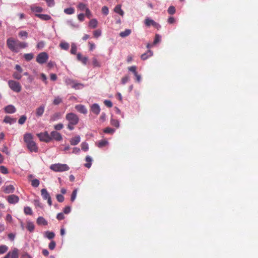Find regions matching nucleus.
Returning a JSON list of instances; mask_svg holds the SVG:
<instances>
[{
    "instance_id": "1",
    "label": "nucleus",
    "mask_w": 258,
    "mask_h": 258,
    "mask_svg": "<svg viewBox=\"0 0 258 258\" xmlns=\"http://www.w3.org/2000/svg\"><path fill=\"white\" fill-rule=\"evenodd\" d=\"M7 45L12 51L17 53L21 49L27 47L28 44L26 42H21L17 39L10 37L7 40Z\"/></svg>"
},
{
    "instance_id": "2",
    "label": "nucleus",
    "mask_w": 258,
    "mask_h": 258,
    "mask_svg": "<svg viewBox=\"0 0 258 258\" xmlns=\"http://www.w3.org/2000/svg\"><path fill=\"white\" fill-rule=\"evenodd\" d=\"M24 141L27 147L31 152H37L38 148L33 140V136L31 133H26L24 136Z\"/></svg>"
},
{
    "instance_id": "3",
    "label": "nucleus",
    "mask_w": 258,
    "mask_h": 258,
    "mask_svg": "<svg viewBox=\"0 0 258 258\" xmlns=\"http://www.w3.org/2000/svg\"><path fill=\"white\" fill-rule=\"evenodd\" d=\"M51 169L55 172H62L68 171L70 169L69 167L66 164H54L50 166Z\"/></svg>"
},
{
    "instance_id": "4",
    "label": "nucleus",
    "mask_w": 258,
    "mask_h": 258,
    "mask_svg": "<svg viewBox=\"0 0 258 258\" xmlns=\"http://www.w3.org/2000/svg\"><path fill=\"white\" fill-rule=\"evenodd\" d=\"M10 88L14 92L19 93L22 90V87L20 83L14 80H9L8 82Z\"/></svg>"
},
{
    "instance_id": "5",
    "label": "nucleus",
    "mask_w": 258,
    "mask_h": 258,
    "mask_svg": "<svg viewBox=\"0 0 258 258\" xmlns=\"http://www.w3.org/2000/svg\"><path fill=\"white\" fill-rule=\"evenodd\" d=\"M66 118L69 121V123H71L72 124H77L79 121V118L78 115L72 112L67 114Z\"/></svg>"
},
{
    "instance_id": "6",
    "label": "nucleus",
    "mask_w": 258,
    "mask_h": 258,
    "mask_svg": "<svg viewBox=\"0 0 258 258\" xmlns=\"http://www.w3.org/2000/svg\"><path fill=\"white\" fill-rule=\"evenodd\" d=\"M66 84L68 86H71L75 89H80L84 87V85L81 83H78L75 80L71 79H67L65 81Z\"/></svg>"
},
{
    "instance_id": "7",
    "label": "nucleus",
    "mask_w": 258,
    "mask_h": 258,
    "mask_svg": "<svg viewBox=\"0 0 258 258\" xmlns=\"http://www.w3.org/2000/svg\"><path fill=\"white\" fill-rule=\"evenodd\" d=\"M48 58V55L46 52H41L39 53L36 58V61L40 64L45 62Z\"/></svg>"
},
{
    "instance_id": "8",
    "label": "nucleus",
    "mask_w": 258,
    "mask_h": 258,
    "mask_svg": "<svg viewBox=\"0 0 258 258\" xmlns=\"http://www.w3.org/2000/svg\"><path fill=\"white\" fill-rule=\"evenodd\" d=\"M51 140H54L56 141H60L62 140V137L59 133L56 131H52L49 136V141Z\"/></svg>"
},
{
    "instance_id": "9",
    "label": "nucleus",
    "mask_w": 258,
    "mask_h": 258,
    "mask_svg": "<svg viewBox=\"0 0 258 258\" xmlns=\"http://www.w3.org/2000/svg\"><path fill=\"white\" fill-rule=\"evenodd\" d=\"M145 24L146 26H147V27H150V26L152 25L157 29H159L160 27V26L158 23H156L154 20L150 19L148 18L145 19Z\"/></svg>"
},
{
    "instance_id": "10",
    "label": "nucleus",
    "mask_w": 258,
    "mask_h": 258,
    "mask_svg": "<svg viewBox=\"0 0 258 258\" xmlns=\"http://www.w3.org/2000/svg\"><path fill=\"white\" fill-rule=\"evenodd\" d=\"M36 135L39 138L40 141L46 143L48 142V134L47 132L37 134Z\"/></svg>"
},
{
    "instance_id": "11",
    "label": "nucleus",
    "mask_w": 258,
    "mask_h": 258,
    "mask_svg": "<svg viewBox=\"0 0 258 258\" xmlns=\"http://www.w3.org/2000/svg\"><path fill=\"white\" fill-rule=\"evenodd\" d=\"M8 201L10 204H15L18 203L19 198L15 195H11L8 197Z\"/></svg>"
},
{
    "instance_id": "12",
    "label": "nucleus",
    "mask_w": 258,
    "mask_h": 258,
    "mask_svg": "<svg viewBox=\"0 0 258 258\" xmlns=\"http://www.w3.org/2000/svg\"><path fill=\"white\" fill-rule=\"evenodd\" d=\"M76 109L79 112L83 114H86L87 113V109L84 105L82 104H78L75 106Z\"/></svg>"
},
{
    "instance_id": "13",
    "label": "nucleus",
    "mask_w": 258,
    "mask_h": 258,
    "mask_svg": "<svg viewBox=\"0 0 258 258\" xmlns=\"http://www.w3.org/2000/svg\"><path fill=\"white\" fill-rule=\"evenodd\" d=\"M91 110L93 113L98 115L100 113V108L97 104L95 103L91 106Z\"/></svg>"
},
{
    "instance_id": "14",
    "label": "nucleus",
    "mask_w": 258,
    "mask_h": 258,
    "mask_svg": "<svg viewBox=\"0 0 258 258\" xmlns=\"http://www.w3.org/2000/svg\"><path fill=\"white\" fill-rule=\"evenodd\" d=\"M4 109L5 111L7 113H13L16 111V108L12 105H9L6 106Z\"/></svg>"
},
{
    "instance_id": "15",
    "label": "nucleus",
    "mask_w": 258,
    "mask_h": 258,
    "mask_svg": "<svg viewBox=\"0 0 258 258\" xmlns=\"http://www.w3.org/2000/svg\"><path fill=\"white\" fill-rule=\"evenodd\" d=\"M3 191L6 194L13 193L15 190V188L13 185H9L3 187Z\"/></svg>"
},
{
    "instance_id": "16",
    "label": "nucleus",
    "mask_w": 258,
    "mask_h": 258,
    "mask_svg": "<svg viewBox=\"0 0 258 258\" xmlns=\"http://www.w3.org/2000/svg\"><path fill=\"white\" fill-rule=\"evenodd\" d=\"M7 254H10V257L11 258L19 257V251L16 248H14L12 251L9 252Z\"/></svg>"
},
{
    "instance_id": "17",
    "label": "nucleus",
    "mask_w": 258,
    "mask_h": 258,
    "mask_svg": "<svg viewBox=\"0 0 258 258\" xmlns=\"http://www.w3.org/2000/svg\"><path fill=\"white\" fill-rule=\"evenodd\" d=\"M16 118H12L9 116H6L4 119V122L6 123H9L12 124L16 122Z\"/></svg>"
},
{
    "instance_id": "18",
    "label": "nucleus",
    "mask_w": 258,
    "mask_h": 258,
    "mask_svg": "<svg viewBox=\"0 0 258 258\" xmlns=\"http://www.w3.org/2000/svg\"><path fill=\"white\" fill-rule=\"evenodd\" d=\"M80 140V137L79 136H77L71 139L70 143L72 145L75 146L79 144Z\"/></svg>"
},
{
    "instance_id": "19",
    "label": "nucleus",
    "mask_w": 258,
    "mask_h": 258,
    "mask_svg": "<svg viewBox=\"0 0 258 258\" xmlns=\"http://www.w3.org/2000/svg\"><path fill=\"white\" fill-rule=\"evenodd\" d=\"M77 59L79 61H81L83 64H86L88 61V57L86 56H83L80 53L77 54Z\"/></svg>"
},
{
    "instance_id": "20",
    "label": "nucleus",
    "mask_w": 258,
    "mask_h": 258,
    "mask_svg": "<svg viewBox=\"0 0 258 258\" xmlns=\"http://www.w3.org/2000/svg\"><path fill=\"white\" fill-rule=\"evenodd\" d=\"M152 55L153 52L151 50H149L147 52L144 53L141 55V59L143 60H146Z\"/></svg>"
},
{
    "instance_id": "21",
    "label": "nucleus",
    "mask_w": 258,
    "mask_h": 258,
    "mask_svg": "<svg viewBox=\"0 0 258 258\" xmlns=\"http://www.w3.org/2000/svg\"><path fill=\"white\" fill-rule=\"evenodd\" d=\"M37 223L39 225H46L47 221L42 217H39L37 220Z\"/></svg>"
},
{
    "instance_id": "22",
    "label": "nucleus",
    "mask_w": 258,
    "mask_h": 258,
    "mask_svg": "<svg viewBox=\"0 0 258 258\" xmlns=\"http://www.w3.org/2000/svg\"><path fill=\"white\" fill-rule=\"evenodd\" d=\"M61 117V113L60 112H55L53 114L50 118L51 121H56L59 119Z\"/></svg>"
},
{
    "instance_id": "23",
    "label": "nucleus",
    "mask_w": 258,
    "mask_h": 258,
    "mask_svg": "<svg viewBox=\"0 0 258 258\" xmlns=\"http://www.w3.org/2000/svg\"><path fill=\"white\" fill-rule=\"evenodd\" d=\"M85 160L87 163L84 164V166L88 168H90L91 167V162L92 161L91 157L89 156H87L86 157Z\"/></svg>"
},
{
    "instance_id": "24",
    "label": "nucleus",
    "mask_w": 258,
    "mask_h": 258,
    "mask_svg": "<svg viewBox=\"0 0 258 258\" xmlns=\"http://www.w3.org/2000/svg\"><path fill=\"white\" fill-rule=\"evenodd\" d=\"M114 11L115 13L119 14L121 16H123L124 15V12L121 10V6L120 5L116 6L114 8Z\"/></svg>"
},
{
    "instance_id": "25",
    "label": "nucleus",
    "mask_w": 258,
    "mask_h": 258,
    "mask_svg": "<svg viewBox=\"0 0 258 258\" xmlns=\"http://www.w3.org/2000/svg\"><path fill=\"white\" fill-rule=\"evenodd\" d=\"M44 106H41L39 107H38V108H37L36 110V114L37 116H41L43 114V113H44Z\"/></svg>"
},
{
    "instance_id": "26",
    "label": "nucleus",
    "mask_w": 258,
    "mask_h": 258,
    "mask_svg": "<svg viewBox=\"0 0 258 258\" xmlns=\"http://www.w3.org/2000/svg\"><path fill=\"white\" fill-rule=\"evenodd\" d=\"M98 22L95 19L91 20L89 23V27L92 28H95L97 27Z\"/></svg>"
},
{
    "instance_id": "27",
    "label": "nucleus",
    "mask_w": 258,
    "mask_h": 258,
    "mask_svg": "<svg viewBox=\"0 0 258 258\" xmlns=\"http://www.w3.org/2000/svg\"><path fill=\"white\" fill-rule=\"evenodd\" d=\"M131 33V30L130 29H125L124 31L121 32L119 33V36L121 37H125Z\"/></svg>"
},
{
    "instance_id": "28",
    "label": "nucleus",
    "mask_w": 258,
    "mask_h": 258,
    "mask_svg": "<svg viewBox=\"0 0 258 258\" xmlns=\"http://www.w3.org/2000/svg\"><path fill=\"white\" fill-rule=\"evenodd\" d=\"M108 142L106 140H102L99 141L97 143V146L99 148H102L105 147L106 145L108 144Z\"/></svg>"
},
{
    "instance_id": "29",
    "label": "nucleus",
    "mask_w": 258,
    "mask_h": 258,
    "mask_svg": "<svg viewBox=\"0 0 258 258\" xmlns=\"http://www.w3.org/2000/svg\"><path fill=\"white\" fill-rule=\"evenodd\" d=\"M64 13L67 15H72L75 13V9L72 7L67 8L64 10Z\"/></svg>"
},
{
    "instance_id": "30",
    "label": "nucleus",
    "mask_w": 258,
    "mask_h": 258,
    "mask_svg": "<svg viewBox=\"0 0 258 258\" xmlns=\"http://www.w3.org/2000/svg\"><path fill=\"white\" fill-rule=\"evenodd\" d=\"M34 228L35 226L32 222H28L27 223V229L28 230H29L30 232H32L34 230Z\"/></svg>"
},
{
    "instance_id": "31",
    "label": "nucleus",
    "mask_w": 258,
    "mask_h": 258,
    "mask_svg": "<svg viewBox=\"0 0 258 258\" xmlns=\"http://www.w3.org/2000/svg\"><path fill=\"white\" fill-rule=\"evenodd\" d=\"M41 195H42L43 198L45 200L47 199L48 198V194L47 192L46 189H45V188L42 189L41 190Z\"/></svg>"
},
{
    "instance_id": "32",
    "label": "nucleus",
    "mask_w": 258,
    "mask_h": 258,
    "mask_svg": "<svg viewBox=\"0 0 258 258\" xmlns=\"http://www.w3.org/2000/svg\"><path fill=\"white\" fill-rule=\"evenodd\" d=\"M102 31L100 29H97L93 31V36L95 38H98L101 35Z\"/></svg>"
},
{
    "instance_id": "33",
    "label": "nucleus",
    "mask_w": 258,
    "mask_h": 258,
    "mask_svg": "<svg viewBox=\"0 0 258 258\" xmlns=\"http://www.w3.org/2000/svg\"><path fill=\"white\" fill-rule=\"evenodd\" d=\"M62 49L67 50L69 48V44L67 42H61L59 44Z\"/></svg>"
},
{
    "instance_id": "34",
    "label": "nucleus",
    "mask_w": 258,
    "mask_h": 258,
    "mask_svg": "<svg viewBox=\"0 0 258 258\" xmlns=\"http://www.w3.org/2000/svg\"><path fill=\"white\" fill-rule=\"evenodd\" d=\"M110 123L112 125L118 127L119 126V122L118 120L111 118Z\"/></svg>"
},
{
    "instance_id": "35",
    "label": "nucleus",
    "mask_w": 258,
    "mask_h": 258,
    "mask_svg": "<svg viewBox=\"0 0 258 258\" xmlns=\"http://www.w3.org/2000/svg\"><path fill=\"white\" fill-rule=\"evenodd\" d=\"M24 57L27 61H30L33 58L34 54L32 53H27L24 54Z\"/></svg>"
},
{
    "instance_id": "36",
    "label": "nucleus",
    "mask_w": 258,
    "mask_h": 258,
    "mask_svg": "<svg viewBox=\"0 0 258 258\" xmlns=\"http://www.w3.org/2000/svg\"><path fill=\"white\" fill-rule=\"evenodd\" d=\"M92 64L94 67H100V63L96 57L92 58Z\"/></svg>"
},
{
    "instance_id": "37",
    "label": "nucleus",
    "mask_w": 258,
    "mask_h": 258,
    "mask_svg": "<svg viewBox=\"0 0 258 258\" xmlns=\"http://www.w3.org/2000/svg\"><path fill=\"white\" fill-rule=\"evenodd\" d=\"M31 10L36 13H40L42 11V8L38 6L31 7Z\"/></svg>"
},
{
    "instance_id": "38",
    "label": "nucleus",
    "mask_w": 258,
    "mask_h": 258,
    "mask_svg": "<svg viewBox=\"0 0 258 258\" xmlns=\"http://www.w3.org/2000/svg\"><path fill=\"white\" fill-rule=\"evenodd\" d=\"M8 250V247L6 245H2L0 246V254L5 253Z\"/></svg>"
},
{
    "instance_id": "39",
    "label": "nucleus",
    "mask_w": 258,
    "mask_h": 258,
    "mask_svg": "<svg viewBox=\"0 0 258 258\" xmlns=\"http://www.w3.org/2000/svg\"><path fill=\"white\" fill-rule=\"evenodd\" d=\"M24 212L26 215H32L33 213L31 208L29 207H25L24 209Z\"/></svg>"
},
{
    "instance_id": "40",
    "label": "nucleus",
    "mask_w": 258,
    "mask_h": 258,
    "mask_svg": "<svg viewBox=\"0 0 258 258\" xmlns=\"http://www.w3.org/2000/svg\"><path fill=\"white\" fill-rule=\"evenodd\" d=\"M115 130L113 128H110V127H106L104 130V133H106V134H113Z\"/></svg>"
},
{
    "instance_id": "41",
    "label": "nucleus",
    "mask_w": 258,
    "mask_h": 258,
    "mask_svg": "<svg viewBox=\"0 0 258 258\" xmlns=\"http://www.w3.org/2000/svg\"><path fill=\"white\" fill-rule=\"evenodd\" d=\"M36 16L40 18L41 19L43 20H48V15L44 14H36Z\"/></svg>"
},
{
    "instance_id": "42",
    "label": "nucleus",
    "mask_w": 258,
    "mask_h": 258,
    "mask_svg": "<svg viewBox=\"0 0 258 258\" xmlns=\"http://www.w3.org/2000/svg\"><path fill=\"white\" fill-rule=\"evenodd\" d=\"M167 11L169 14L173 15L175 13L176 10L174 6H170L168 9Z\"/></svg>"
},
{
    "instance_id": "43",
    "label": "nucleus",
    "mask_w": 258,
    "mask_h": 258,
    "mask_svg": "<svg viewBox=\"0 0 258 258\" xmlns=\"http://www.w3.org/2000/svg\"><path fill=\"white\" fill-rule=\"evenodd\" d=\"M61 102H62L61 98H60L59 97H56L54 99V100L53 101V104L54 105H58L59 104H60Z\"/></svg>"
},
{
    "instance_id": "44",
    "label": "nucleus",
    "mask_w": 258,
    "mask_h": 258,
    "mask_svg": "<svg viewBox=\"0 0 258 258\" xmlns=\"http://www.w3.org/2000/svg\"><path fill=\"white\" fill-rule=\"evenodd\" d=\"M77 48L76 45L73 43L71 45V53L73 54H76L77 52Z\"/></svg>"
},
{
    "instance_id": "45",
    "label": "nucleus",
    "mask_w": 258,
    "mask_h": 258,
    "mask_svg": "<svg viewBox=\"0 0 258 258\" xmlns=\"http://www.w3.org/2000/svg\"><path fill=\"white\" fill-rule=\"evenodd\" d=\"M26 119H27V117L25 115L21 116L18 120L19 123L20 124H24L25 122Z\"/></svg>"
},
{
    "instance_id": "46",
    "label": "nucleus",
    "mask_w": 258,
    "mask_h": 258,
    "mask_svg": "<svg viewBox=\"0 0 258 258\" xmlns=\"http://www.w3.org/2000/svg\"><path fill=\"white\" fill-rule=\"evenodd\" d=\"M31 185L35 187H38L39 185V181L38 179H34L31 181Z\"/></svg>"
},
{
    "instance_id": "47",
    "label": "nucleus",
    "mask_w": 258,
    "mask_h": 258,
    "mask_svg": "<svg viewBox=\"0 0 258 258\" xmlns=\"http://www.w3.org/2000/svg\"><path fill=\"white\" fill-rule=\"evenodd\" d=\"M77 189H75L73 190V191L72 194V195H71V201L72 202H74L75 200L76 196H77Z\"/></svg>"
},
{
    "instance_id": "48",
    "label": "nucleus",
    "mask_w": 258,
    "mask_h": 258,
    "mask_svg": "<svg viewBox=\"0 0 258 258\" xmlns=\"http://www.w3.org/2000/svg\"><path fill=\"white\" fill-rule=\"evenodd\" d=\"M81 149L83 151H86L88 150V144L86 142H83L81 144Z\"/></svg>"
},
{
    "instance_id": "49",
    "label": "nucleus",
    "mask_w": 258,
    "mask_h": 258,
    "mask_svg": "<svg viewBox=\"0 0 258 258\" xmlns=\"http://www.w3.org/2000/svg\"><path fill=\"white\" fill-rule=\"evenodd\" d=\"M33 203L36 207L42 208V204L40 203L39 200L35 199L34 200Z\"/></svg>"
},
{
    "instance_id": "50",
    "label": "nucleus",
    "mask_w": 258,
    "mask_h": 258,
    "mask_svg": "<svg viewBox=\"0 0 258 258\" xmlns=\"http://www.w3.org/2000/svg\"><path fill=\"white\" fill-rule=\"evenodd\" d=\"M0 172L3 174H6L8 173V170L6 167L1 166H0Z\"/></svg>"
},
{
    "instance_id": "51",
    "label": "nucleus",
    "mask_w": 258,
    "mask_h": 258,
    "mask_svg": "<svg viewBox=\"0 0 258 258\" xmlns=\"http://www.w3.org/2000/svg\"><path fill=\"white\" fill-rule=\"evenodd\" d=\"M161 40V37L159 34H156L153 44H156Z\"/></svg>"
},
{
    "instance_id": "52",
    "label": "nucleus",
    "mask_w": 258,
    "mask_h": 258,
    "mask_svg": "<svg viewBox=\"0 0 258 258\" xmlns=\"http://www.w3.org/2000/svg\"><path fill=\"white\" fill-rule=\"evenodd\" d=\"M78 8L81 11H83L84 10H86V9H87V8H86V5L83 3L79 4L78 5Z\"/></svg>"
},
{
    "instance_id": "53",
    "label": "nucleus",
    "mask_w": 258,
    "mask_h": 258,
    "mask_svg": "<svg viewBox=\"0 0 258 258\" xmlns=\"http://www.w3.org/2000/svg\"><path fill=\"white\" fill-rule=\"evenodd\" d=\"M13 77L16 79L20 80L22 78V75L20 73L15 72L13 75Z\"/></svg>"
},
{
    "instance_id": "54",
    "label": "nucleus",
    "mask_w": 258,
    "mask_h": 258,
    "mask_svg": "<svg viewBox=\"0 0 258 258\" xmlns=\"http://www.w3.org/2000/svg\"><path fill=\"white\" fill-rule=\"evenodd\" d=\"M63 127V125L62 123H58L54 125V128L56 131L60 130Z\"/></svg>"
},
{
    "instance_id": "55",
    "label": "nucleus",
    "mask_w": 258,
    "mask_h": 258,
    "mask_svg": "<svg viewBox=\"0 0 258 258\" xmlns=\"http://www.w3.org/2000/svg\"><path fill=\"white\" fill-rule=\"evenodd\" d=\"M128 70L133 72L134 75H136V73H137V67L135 66L128 68Z\"/></svg>"
},
{
    "instance_id": "56",
    "label": "nucleus",
    "mask_w": 258,
    "mask_h": 258,
    "mask_svg": "<svg viewBox=\"0 0 258 258\" xmlns=\"http://www.w3.org/2000/svg\"><path fill=\"white\" fill-rule=\"evenodd\" d=\"M19 36L20 37H28V33L25 31H21L19 33Z\"/></svg>"
},
{
    "instance_id": "57",
    "label": "nucleus",
    "mask_w": 258,
    "mask_h": 258,
    "mask_svg": "<svg viewBox=\"0 0 258 258\" xmlns=\"http://www.w3.org/2000/svg\"><path fill=\"white\" fill-rule=\"evenodd\" d=\"M1 151L6 153L7 155L10 154L8 148L6 146H4L3 148L1 149Z\"/></svg>"
},
{
    "instance_id": "58",
    "label": "nucleus",
    "mask_w": 258,
    "mask_h": 258,
    "mask_svg": "<svg viewBox=\"0 0 258 258\" xmlns=\"http://www.w3.org/2000/svg\"><path fill=\"white\" fill-rule=\"evenodd\" d=\"M104 104L108 107H111L112 106V103L110 100H104Z\"/></svg>"
},
{
    "instance_id": "59",
    "label": "nucleus",
    "mask_w": 258,
    "mask_h": 258,
    "mask_svg": "<svg viewBox=\"0 0 258 258\" xmlns=\"http://www.w3.org/2000/svg\"><path fill=\"white\" fill-rule=\"evenodd\" d=\"M128 80H129V77L127 76H126L121 79V83L122 84H125L126 82H127L128 81Z\"/></svg>"
},
{
    "instance_id": "60",
    "label": "nucleus",
    "mask_w": 258,
    "mask_h": 258,
    "mask_svg": "<svg viewBox=\"0 0 258 258\" xmlns=\"http://www.w3.org/2000/svg\"><path fill=\"white\" fill-rule=\"evenodd\" d=\"M56 244L54 241L52 240L49 243V249L52 250L55 247Z\"/></svg>"
},
{
    "instance_id": "61",
    "label": "nucleus",
    "mask_w": 258,
    "mask_h": 258,
    "mask_svg": "<svg viewBox=\"0 0 258 258\" xmlns=\"http://www.w3.org/2000/svg\"><path fill=\"white\" fill-rule=\"evenodd\" d=\"M57 200L59 202H62L64 201V197L62 195H58L56 196Z\"/></svg>"
},
{
    "instance_id": "62",
    "label": "nucleus",
    "mask_w": 258,
    "mask_h": 258,
    "mask_svg": "<svg viewBox=\"0 0 258 258\" xmlns=\"http://www.w3.org/2000/svg\"><path fill=\"white\" fill-rule=\"evenodd\" d=\"M102 12L103 14L105 15H107L108 14V9L107 7L104 6L102 8Z\"/></svg>"
},
{
    "instance_id": "63",
    "label": "nucleus",
    "mask_w": 258,
    "mask_h": 258,
    "mask_svg": "<svg viewBox=\"0 0 258 258\" xmlns=\"http://www.w3.org/2000/svg\"><path fill=\"white\" fill-rule=\"evenodd\" d=\"M64 218V215L62 213H58L57 215V219L59 220L63 219Z\"/></svg>"
},
{
    "instance_id": "64",
    "label": "nucleus",
    "mask_w": 258,
    "mask_h": 258,
    "mask_svg": "<svg viewBox=\"0 0 258 258\" xmlns=\"http://www.w3.org/2000/svg\"><path fill=\"white\" fill-rule=\"evenodd\" d=\"M85 15L84 14H80L78 15V19L80 21H83L84 20Z\"/></svg>"
}]
</instances>
